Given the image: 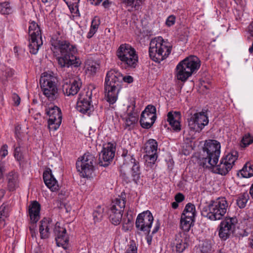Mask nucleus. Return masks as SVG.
I'll use <instances>...</instances> for the list:
<instances>
[{
    "instance_id": "47",
    "label": "nucleus",
    "mask_w": 253,
    "mask_h": 253,
    "mask_svg": "<svg viewBox=\"0 0 253 253\" xmlns=\"http://www.w3.org/2000/svg\"><path fill=\"white\" fill-rule=\"evenodd\" d=\"M195 215V212H186V211H183L181 217L194 221Z\"/></svg>"
},
{
    "instance_id": "7",
    "label": "nucleus",
    "mask_w": 253,
    "mask_h": 253,
    "mask_svg": "<svg viewBox=\"0 0 253 253\" xmlns=\"http://www.w3.org/2000/svg\"><path fill=\"white\" fill-rule=\"evenodd\" d=\"M116 55L121 61V65L127 68H134L138 62V56L134 48L128 44H122L116 51Z\"/></svg>"
},
{
    "instance_id": "23",
    "label": "nucleus",
    "mask_w": 253,
    "mask_h": 253,
    "mask_svg": "<svg viewBox=\"0 0 253 253\" xmlns=\"http://www.w3.org/2000/svg\"><path fill=\"white\" fill-rule=\"evenodd\" d=\"M41 205L36 201H33L29 206V214L32 221L37 222L40 218Z\"/></svg>"
},
{
    "instance_id": "49",
    "label": "nucleus",
    "mask_w": 253,
    "mask_h": 253,
    "mask_svg": "<svg viewBox=\"0 0 253 253\" xmlns=\"http://www.w3.org/2000/svg\"><path fill=\"white\" fill-rule=\"evenodd\" d=\"M142 113H148L152 115H156V107L152 105H148L145 108L144 110L142 112Z\"/></svg>"
},
{
    "instance_id": "37",
    "label": "nucleus",
    "mask_w": 253,
    "mask_h": 253,
    "mask_svg": "<svg viewBox=\"0 0 253 253\" xmlns=\"http://www.w3.org/2000/svg\"><path fill=\"white\" fill-rule=\"evenodd\" d=\"M193 221L189 219H186L181 217L180 219V226L181 228L183 230L182 232L186 233L188 232L191 226V224Z\"/></svg>"
},
{
    "instance_id": "18",
    "label": "nucleus",
    "mask_w": 253,
    "mask_h": 253,
    "mask_svg": "<svg viewBox=\"0 0 253 253\" xmlns=\"http://www.w3.org/2000/svg\"><path fill=\"white\" fill-rule=\"evenodd\" d=\"M189 236L186 233L179 232L175 235L174 239L171 243L173 251L176 253H182L188 247Z\"/></svg>"
},
{
    "instance_id": "25",
    "label": "nucleus",
    "mask_w": 253,
    "mask_h": 253,
    "mask_svg": "<svg viewBox=\"0 0 253 253\" xmlns=\"http://www.w3.org/2000/svg\"><path fill=\"white\" fill-rule=\"evenodd\" d=\"M76 108L80 112L88 115L94 110V107L91 104V102L80 100L77 101Z\"/></svg>"
},
{
    "instance_id": "35",
    "label": "nucleus",
    "mask_w": 253,
    "mask_h": 253,
    "mask_svg": "<svg viewBox=\"0 0 253 253\" xmlns=\"http://www.w3.org/2000/svg\"><path fill=\"white\" fill-rule=\"evenodd\" d=\"M138 119L135 113H129L126 118L125 126L126 127H129L137 122Z\"/></svg>"
},
{
    "instance_id": "13",
    "label": "nucleus",
    "mask_w": 253,
    "mask_h": 253,
    "mask_svg": "<svg viewBox=\"0 0 253 253\" xmlns=\"http://www.w3.org/2000/svg\"><path fill=\"white\" fill-rule=\"evenodd\" d=\"M45 114L49 116L48 121L50 130H55L59 128L62 122V113L59 108L53 104L45 106Z\"/></svg>"
},
{
    "instance_id": "44",
    "label": "nucleus",
    "mask_w": 253,
    "mask_h": 253,
    "mask_svg": "<svg viewBox=\"0 0 253 253\" xmlns=\"http://www.w3.org/2000/svg\"><path fill=\"white\" fill-rule=\"evenodd\" d=\"M14 156L16 160L19 162L23 160V156L22 153L21 152V148L20 146L15 148Z\"/></svg>"
},
{
    "instance_id": "59",
    "label": "nucleus",
    "mask_w": 253,
    "mask_h": 253,
    "mask_svg": "<svg viewBox=\"0 0 253 253\" xmlns=\"http://www.w3.org/2000/svg\"><path fill=\"white\" fill-rule=\"evenodd\" d=\"M67 5H71L78 3L80 0H63Z\"/></svg>"
},
{
    "instance_id": "55",
    "label": "nucleus",
    "mask_w": 253,
    "mask_h": 253,
    "mask_svg": "<svg viewBox=\"0 0 253 253\" xmlns=\"http://www.w3.org/2000/svg\"><path fill=\"white\" fill-rule=\"evenodd\" d=\"M8 146L6 144L3 145L0 149V154L2 157H5L8 154Z\"/></svg>"
},
{
    "instance_id": "61",
    "label": "nucleus",
    "mask_w": 253,
    "mask_h": 253,
    "mask_svg": "<svg viewBox=\"0 0 253 253\" xmlns=\"http://www.w3.org/2000/svg\"><path fill=\"white\" fill-rule=\"evenodd\" d=\"M111 4V2L109 0H105L103 3L102 5L105 8H109Z\"/></svg>"
},
{
    "instance_id": "24",
    "label": "nucleus",
    "mask_w": 253,
    "mask_h": 253,
    "mask_svg": "<svg viewBox=\"0 0 253 253\" xmlns=\"http://www.w3.org/2000/svg\"><path fill=\"white\" fill-rule=\"evenodd\" d=\"M157 115L142 113L141 114L140 124L144 128H149L155 123Z\"/></svg>"
},
{
    "instance_id": "5",
    "label": "nucleus",
    "mask_w": 253,
    "mask_h": 253,
    "mask_svg": "<svg viewBox=\"0 0 253 253\" xmlns=\"http://www.w3.org/2000/svg\"><path fill=\"white\" fill-rule=\"evenodd\" d=\"M171 47L170 44L165 41L161 37L155 38L150 43V57L154 61L160 63L170 53Z\"/></svg>"
},
{
    "instance_id": "40",
    "label": "nucleus",
    "mask_w": 253,
    "mask_h": 253,
    "mask_svg": "<svg viewBox=\"0 0 253 253\" xmlns=\"http://www.w3.org/2000/svg\"><path fill=\"white\" fill-rule=\"evenodd\" d=\"M11 12V8L8 2L0 3V13L2 14H8Z\"/></svg>"
},
{
    "instance_id": "42",
    "label": "nucleus",
    "mask_w": 253,
    "mask_h": 253,
    "mask_svg": "<svg viewBox=\"0 0 253 253\" xmlns=\"http://www.w3.org/2000/svg\"><path fill=\"white\" fill-rule=\"evenodd\" d=\"M40 227L44 229L47 233H50L49 229L51 225V220L44 218L40 221Z\"/></svg>"
},
{
    "instance_id": "9",
    "label": "nucleus",
    "mask_w": 253,
    "mask_h": 253,
    "mask_svg": "<svg viewBox=\"0 0 253 253\" xmlns=\"http://www.w3.org/2000/svg\"><path fill=\"white\" fill-rule=\"evenodd\" d=\"M41 77L40 84L43 94L50 101L55 100L59 96L58 89L55 83V78L45 72Z\"/></svg>"
},
{
    "instance_id": "53",
    "label": "nucleus",
    "mask_w": 253,
    "mask_h": 253,
    "mask_svg": "<svg viewBox=\"0 0 253 253\" xmlns=\"http://www.w3.org/2000/svg\"><path fill=\"white\" fill-rule=\"evenodd\" d=\"M75 5H74V4L71 5H67L69 7V8L70 9L71 12L77 15V14L79 13L78 9V3L75 4Z\"/></svg>"
},
{
    "instance_id": "54",
    "label": "nucleus",
    "mask_w": 253,
    "mask_h": 253,
    "mask_svg": "<svg viewBox=\"0 0 253 253\" xmlns=\"http://www.w3.org/2000/svg\"><path fill=\"white\" fill-rule=\"evenodd\" d=\"M175 21V17L173 15H170L168 17L166 20V24L168 26H171L173 25Z\"/></svg>"
},
{
    "instance_id": "21",
    "label": "nucleus",
    "mask_w": 253,
    "mask_h": 253,
    "mask_svg": "<svg viewBox=\"0 0 253 253\" xmlns=\"http://www.w3.org/2000/svg\"><path fill=\"white\" fill-rule=\"evenodd\" d=\"M43 179L46 186L51 191L54 192L58 190L59 186L57 181L52 173L50 169L47 168L43 173Z\"/></svg>"
},
{
    "instance_id": "62",
    "label": "nucleus",
    "mask_w": 253,
    "mask_h": 253,
    "mask_svg": "<svg viewBox=\"0 0 253 253\" xmlns=\"http://www.w3.org/2000/svg\"><path fill=\"white\" fill-rule=\"evenodd\" d=\"M21 127L19 126H17L15 127V135L16 137L19 139H20V129Z\"/></svg>"
},
{
    "instance_id": "52",
    "label": "nucleus",
    "mask_w": 253,
    "mask_h": 253,
    "mask_svg": "<svg viewBox=\"0 0 253 253\" xmlns=\"http://www.w3.org/2000/svg\"><path fill=\"white\" fill-rule=\"evenodd\" d=\"M39 231L42 239H47L49 237L50 233H47L44 229L39 227Z\"/></svg>"
},
{
    "instance_id": "36",
    "label": "nucleus",
    "mask_w": 253,
    "mask_h": 253,
    "mask_svg": "<svg viewBox=\"0 0 253 253\" xmlns=\"http://www.w3.org/2000/svg\"><path fill=\"white\" fill-rule=\"evenodd\" d=\"M8 216L7 206L2 204L0 207V225H5V218Z\"/></svg>"
},
{
    "instance_id": "30",
    "label": "nucleus",
    "mask_w": 253,
    "mask_h": 253,
    "mask_svg": "<svg viewBox=\"0 0 253 253\" xmlns=\"http://www.w3.org/2000/svg\"><path fill=\"white\" fill-rule=\"evenodd\" d=\"M242 177L249 178L253 176V169L252 166L249 163H247L240 171Z\"/></svg>"
},
{
    "instance_id": "27",
    "label": "nucleus",
    "mask_w": 253,
    "mask_h": 253,
    "mask_svg": "<svg viewBox=\"0 0 253 253\" xmlns=\"http://www.w3.org/2000/svg\"><path fill=\"white\" fill-rule=\"evenodd\" d=\"M129 211L125 214L124 218H122V230L125 232L130 230L133 227V216L131 213L129 214Z\"/></svg>"
},
{
    "instance_id": "33",
    "label": "nucleus",
    "mask_w": 253,
    "mask_h": 253,
    "mask_svg": "<svg viewBox=\"0 0 253 253\" xmlns=\"http://www.w3.org/2000/svg\"><path fill=\"white\" fill-rule=\"evenodd\" d=\"M92 95V90L89 89H84L79 94L78 100L91 102Z\"/></svg>"
},
{
    "instance_id": "41",
    "label": "nucleus",
    "mask_w": 253,
    "mask_h": 253,
    "mask_svg": "<svg viewBox=\"0 0 253 253\" xmlns=\"http://www.w3.org/2000/svg\"><path fill=\"white\" fill-rule=\"evenodd\" d=\"M123 3H125L128 6H131L135 9H138L142 3L143 0H122Z\"/></svg>"
},
{
    "instance_id": "16",
    "label": "nucleus",
    "mask_w": 253,
    "mask_h": 253,
    "mask_svg": "<svg viewBox=\"0 0 253 253\" xmlns=\"http://www.w3.org/2000/svg\"><path fill=\"white\" fill-rule=\"evenodd\" d=\"M190 128L196 132L200 131L209 123L208 117L204 112L195 113L188 119Z\"/></svg>"
},
{
    "instance_id": "56",
    "label": "nucleus",
    "mask_w": 253,
    "mask_h": 253,
    "mask_svg": "<svg viewBox=\"0 0 253 253\" xmlns=\"http://www.w3.org/2000/svg\"><path fill=\"white\" fill-rule=\"evenodd\" d=\"M126 253H137V248L134 244H131L126 251Z\"/></svg>"
},
{
    "instance_id": "50",
    "label": "nucleus",
    "mask_w": 253,
    "mask_h": 253,
    "mask_svg": "<svg viewBox=\"0 0 253 253\" xmlns=\"http://www.w3.org/2000/svg\"><path fill=\"white\" fill-rule=\"evenodd\" d=\"M186 212H195L196 213L195 207L194 204L190 203H188L184 210Z\"/></svg>"
},
{
    "instance_id": "34",
    "label": "nucleus",
    "mask_w": 253,
    "mask_h": 253,
    "mask_svg": "<svg viewBox=\"0 0 253 253\" xmlns=\"http://www.w3.org/2000/svg\"><path fill=\"white\" fill-rule=\"evenodd\" d=\"M249 199V196L248 193L245 192L241 195L237 199L236 203L238 207L241 208H244L247 202Z\"/></svg>"
},
{
    "instance_id": "20",
    "label": "nucleus",
    "mask_w": 253,
    "mask_h": 253,
    "mask_svg": "<svg viewBox=\"0 0 253 253\" xmlns=\"http://www.w3.org/2000/svg\"><path fill=\"white\" fill-rule=\"evenodd\" d=\"M63 82L62 90L64 94L67 96L76 94L82 86V82L80 80L66 79L64 80Z\"/></svg>"
},
{
    "instance_id": "43",
    "label": "nucleus",
    "mask_w": 253,
    "mask_h": 253,
    "mask_svg": "<svg viewBox=\"0 0 253 253\" xmlns=\"http://www.w3.org/2000/svg\"><path fill=\"white\" fill-rule=\"evenodd\" d=\"M211 246L210 243L208 242H204L200 249V253H211Z\"/></svg>"
},
{
    "instance_id": "1",
    "label": "nucleus",
    "mask_w": 253,
    "mask_h": 253,
    "mask_svg": "<svg viewBox=\"0 0 253 253\" xmlns=\"http://www.w3.org/2000/svg\"><path fill=\"white\" fill-rule=\"evenodd\" d=\"M51 49L54 53L60 51V56L57 58L58 63L61 67H69L73 66L78 67L81 65V61L75 54L77 49L75 45L65 41L51 39Z\"/></svg>"
},
{
    "instance_id": "60",
    "label": "nucleus",
    "mask_w": 253,
    "mask_h": 253,
    "mask_svg": "<svg viewBox=\"0 0 253 253\" xmlns=\"http://www.w3.org/2000/svg\"><path fill=\"white\" fill-rule=\"evenodd\" d=\"M248 32L251 36L253 37V21L248 26Z\"/></svg>"
},
{
    "instance_id": "31",
    "label": "nucleus",
    "mask_w": 253,
    "mask_h": 253,
    "mask_svg": "<svg viewBox=\"0 0 253 253\" xmlns=\"http://www.w3.org/2000/svg\"><path fill=\"white\" fill-rule=\"evenodd\" d=\"M237 158L238 152L237 151H232L221 159L228 165L230 164V166L233 167V165L234 164V163L237 159Z\"/></svg>"
},
{
    "instance_id": "46",
    "label": "nucleus",
    "mask_w": 253,
    "mask_h": 253,
    "mask_svg": "<svg viewBox=\"0 0 253 253\" xmlns=\"http://www.w3.org/2000/svg\"><path fill=\"white\" fill-rule=\"evenodd\" d=\"M253 142V137L250 134H245L242 139V143L245 147L247 146Z\"/></svg>"
},
{
    "instance_id": "64",
    "label": "nucleus",
    "mask_w": 253,
    "mask_h": 253,
    "mask_svg": "<svg viewBox=\"0 0 253 253\" xmlns=\"http://www.w3.org/2000/svg\"><path fill=\"white\" fill-rule=\"evenodd\" d=\"M147 235L146 240L148 245H150L152 242V237L151 236L149 235V234H145Z\"/></svg>"
},
{
    "instance_id": "17",
    "label": "nucleus",
    "mask_w": 253,
    "mask_h": 253,
    "mask_svg": "<svg viewBox=\"0 0 253 253\" xmlns=\"http://www.w3.org/2000/svg\"><path fill=\"white\" fill-rule=\"evenodd\" d=\"M237 222L236 217H226L220 223L218 235L222 240L225 241L229 238Z\"/></svg>"
},
{
    "instance_id": "3",
    "label": "nucleus",
    "mask_w": 253,
    "mask_h": 253,
    "mask_svg": "<svg viewBox=\"0 0 253 253\" xmlns=\"http://www.w3.org/2000/svg\"><path fill=\"white\" fill-rule=\"evenodd\" d=\"M220 154V144L215 140L206 141L203 147V157L199 164L203 168H211L217 164Z\"/></svg>"
},
{
    "instance_id": "22",
    "label": "nucleus",
    "mask_w": 253,
    "mask_h": 253,
    "mask_svg": "<svg viewBox=\"0 0 253 253\" xmlns=\"http://www.w3.org/2000/svg\"><path fill=\"white\" fill-rule=\"evenodd\" d=\"M167 121L172 129L178 131L181 129L179 120L181 118V114L179 112H169L167 115Z\"/></svg>"
},
{
    "instance_id": "28",
    "label": "nucleus",
    "mask_w": 253,
    "mask_h": 253,
    "mask_svg": "<svg viewBox=\"0 0 253 253\" xmlns=\"http://www.w3.org/2000/svg\"><path fill=\"white\" fill-rule=\"evenodd\" d=\"M215 166L216 167L214 172L222 175L227 174L232 168V166H230V164L228 165L222 159L220 160L219 164Z\"/></svg>"
},
{
    "instance_id": "58",
    "label": "nucleus",
    "mask_w": 253,
    "mask_h": 253,
    "mask_svg": "<svg viewBox=\"0 0 253 253\" xmlns=\"http://www.w3.org/2000/svg\"><path fill=\"white\" fill-rule=\"evenodd\" d=\"M174 199L177 202L180 203L184 200V196L182 193H178L175 195Z\"/></svg>"
},
{
    "instance_id": "11",
    "label": "nucleus",
    "mask_w": 253,
    "mask_h": 253,
    "mask_svg": "<svg viewBox=\"0 0 253 253\" xmlns=\"http://www.w3.org/2000/svg\"><path fill=\"white\" fill-rule=\"evenodd\" d=\"M29 34L30 36L29 44L30 52L35 54L42 44L41 30L36 22L32 21L30 23Z\"/></svg>"
},
{
    "instance_id": "19",
    "label": "nucleus",
    "mask_w": 253,
    "mask_h": 253,
    "mask_svg": "<svg viewBox=\"0 0 253 253\" xmlns=\"http://www.w3.org/2000/svg\"><path fill=\"white\" fill-rule=\"evenodd\" d=\"M59 224L58 222H57L54 229L56 244L58 247L61 246L64 249L66 250L68 248L69 238L66 229L60 227Z\"/></svg>"
},
{
    "instance_id": "51",
    "label": "nucleus",
    "mask_w": 253,
    "mask_h": 253,
    "mask_svg": "<svg viewBox=\"0 0 253 253\" xmlns=\"http://www.w3.org/2000/svg\"><path fill=\"white\" fill-rule=\"evenodd\" d=\"M36 222H34V221H32V223H31L29 226L30 234L32 238L36 237V232L35 231V228L36 227Z\"/></svg>"
},
{
    "instance_id": "8",
    "label": "nucleus",
    "mask_w": 253,
    "mask_h": 253,
    "mask_svg": "<svg viewBox=\"0 0 253 253\" xmlns=\"http://www.w3.org/2000/svg\"><path fill=\"white\" fill-rule=\"evenodd\" d=\"M126 206V195L122 193L121 196L113 201L110 205L108 214L110 222L114 225H118L122 221Z\"/></svg>"
},
{
    "instance_id": "12",
    "label": "nucleus",
    "mask_w": 253,
    "mask_h": 253,
    "mask_svg": "<svg viewBox=\"0 0 253 253\" xmlns=\"http://www.w3.org/2000/svg\"><path fill=\"white\" fill-rule=\"evenodd\" d=\"M122 156L125 158V161L126 164L124 163L121 169L122 176L124 178L126 177V180L128 179L126 175V173L125 172H123V170H125L128 165L129 167H131V174L133 180L136 183L137 181L139 179L141 174L139 162L133 157V155H127V152H124Z\"/></svg>"
},
{
    "instance_id": "32",
    "label": "nucleus",
    "mask_w": 253,
    "mask_h": 253,
    "mask_svg": "<svg viewBox=\"0 0 253 253\" xmlns=\"http://www.w3.org/2000/svg\"><path fill=\"white\" fill-rule=\"evenodd\" d=\"M100 20L99 18L96 16L94 17L93 20H92L90 29L87 36V37L88 38H91L93 36V35L95 33L98 28Z\"/></svg>"
},
{
    "instance_id": "45",
    "label": "nucleus",
    "mask_w": 253,
    "mask_h": 253,
    "mask_svg": "<svg viewBox=\"0 0 253 253\" xmlns=\"http://www.w3.org/2000/svg\"><path fill=\"white\" fill-rule=\"evenodd\" d=\"M13 72L11 70H7L5 74L1 77V80L3 84H5L8 81V79L12 77Z\"/></svg>"
},
{
    "instance_id": "10",
    "label": "nucleus",
    "mask_w": 253,
    "mask_h": 253,
    "mask_svg": "<svg viewBox=\"0 0 253 253\" xmlns=\"http://www.w3.org/2000/svg\"><path fill=\"white\" fill-rule=\"evenodd\" d=\"M79 158L76 162V168L83 177H89L94 171V164H95L94 156L89 153L84 154L80 160Z\"/></svg>"
},
{
    "instance_id": "48",
    "label": "nucleus",
    "mask_w": 253,
    "mask_h": 253,
    "mask_svg": "<svg viewBox=\"0 0 253 253\" xmlns=\"http://www.w3.org/2000/svg\"><path fill=\"white\" fill-rule=\"evenodd\" d=\"M146 160L148 163L152 164H154L155 162L157 159L158 154L157 153L147 154L145 156Z\"/></svg>"
},
{
    "instance_id": "4",
    "label": "nucleus",
    "mask_w": 253,
    "mask_h": 253,
    "mask_svg": "<svg viewBox=\"0 0 253 253\" xmlns=\"http://www.w3.org/2000/svg\"><path fill=\"white\" fill-rule=\"evenodd\" d=\"M228 203L225 197L218 198L205 206H202L201 212L202 216L211 220L222 219L227 211Z\"/></svg>"
},
{
    "instance_id": "26",
    "label": "nucleus",
    "mask_w": 253,
    "mask_h": 253,
    "mask_svg": "<svg viewBox=\"0 0 253 253\" xmlns=\"http://www.w3.org/2000/svg\"><path fill=\"white\" fill-rule=\"evenodd\" d=\"M8 187L10 191H13L18 186V174L11 171L7 176Z\"/></svg>"
},
{
    "instance_id": "14",
    "label": "nucleus",
    "mask_w": 253,
    "mask_h": 253,
    "mask_svg": "<svg viewBox=\"0 0 253 253\" xmlns=\"http://www.w3.org/2000/svg\"><path fill=\"white\" fill-rule=\"evenodd\" d=\"M154 218L149 211L139 213L136 219L135 227L137 230L149 234Z\"/></svg>"
},
{
    "instance_id": "39",
    "label": "nucleus",
    "mask_w": 253,
    "mask_h": 253,
    "mask_svg": "<svg viewBox=\"0 0 253 253\" xmlns=\"http://www.w3.org/2000/svg\"><path fill=\"white\" fill-rule=\"evenodd\" d=\"M104 209L101 206H98L93 212V217L94 222H98L101 220L103 216Z\"/></svg>"
},
{
    "instance_id": "2",
    "label": "nucleus",
    "mask_w": 253,
    "mask_h": 253,
    "mask_svg": "<svg viewBox=\"0 0 253 253\" xmlns=\"http://www.w3.org/2000/svg\"><path fill=\"white\" fill-rule=\"evenodd\" d=\"M133 78L130 76L124 77L115 70L107 72L105 80V98L110 104H114L118 98V94L122 87L123 82L128 84L132 83Z\"/></svg>"
},
{
    "instance_id": "15",
    "label": "nucleus",
    "mask_w": 253,
    "mask_h": 253,
    "mask_svg": "<svg viewBox=\"0 0 253 253\" xmlns=\"http://www.w3.org/2000/svg\"><path fill=\"white\" fill-rule=\"evenodd\" d=\"M115 151L116 146L114 144L108 142L104 144L99 155L98 164L104 167L108 166L115 156Z\"/></svg>"
},
{
    "instance_id": "6",
    "label": "nucleus",
    "mask_w": 253,
    "mask_h": 253,
    "mask_svg": "<svg viewBox=\"0 0 253 253\" xmlns=\"http://www.w3.org/2000/svg\"><path fill=\"white\" fill-rule=\"evenodd\" d=\"M200 59L196 56H189L181 62L176 66V77L178 80L186 81L200 68Z\"/></svg>"
},
{
    "instance_id": "63",
    "label": "nucleus",
    "mask_w": 253,
    "mask_h": 253,
    "mask_svg": "<svg viewBox=\"0 0 253 253\" xmlns=\"http://www.w3.org/2000/svg\"><path fill=\"white\" fill-rule=\"evenodd\" d=\"M102 0H88L91 4H94L95 5H97L99 4Z\"/></svg>"
},
{
    "instance_id": "29",
    "label": "nucleus",
    "mask_w": 253,
    "mask_h": 253,
    "mask_svg": "<svg viewBox=\"0 0 253 253\" xmlns=\"http://www.w3.org/2000/svg\"><path fill=\"white\" fill-rule=\"evenodd\" d=\"M158 143L156 140L150 139L147 142L145 151L147 154L157 153Z\"/></svg>"
},
{
    "instance_id": "57",
    "label": "nucleus",
    "mask_w": 253,
    "mask_h": 253,
    "mask_svg": "<svg viewBox=\"0 0 253 253\" xmlns=\"http://www.w3.org/2000/svg\"><path fill=\"white\" fill-rule=\"evenodd\" d=\"M12 99L14 102V105L15 106H18L20 103V97L16 94L13 93L12 94Z\"/></svg>"
},
{
    "instance_id": "38",
    "label": "nucleus",
    "mask_w": 253,
    "mask_h": 253,
    "mask_svg": "<svg viewBox=\"0 0 253 253\" xmlns=\"http://www.w3.org/2000/svg\"><path fill=\"white\" fill-rule=\"evenodd\" d=\"M99 64L91 61L86 65L87 71L91 75H94L99 69Z\"/></svg>"
}]
</instances>
